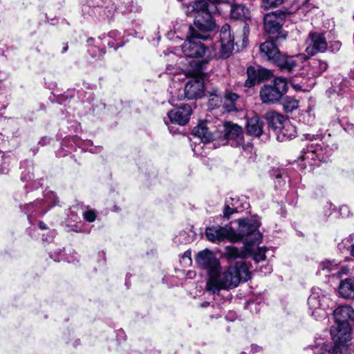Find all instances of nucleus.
<instances>
[{"label":"nucleus","instance_id":"obj_40","mask_svg":"<svg viewBox=\"0 0 354 354\" xmlns=\"http://www.w3.org/2000/svg\"><path fill=\"white\" fill-rule=\"evenodd\" d=\"M324 299V297H322V299H321V298H319V300L317 301V302H318V305H319V306H321L320 301H321L322 300H323Z\"/></svg>","mask_w":354,"mask_h":354},{"label":"nucleus","instance_id":"obj_24","mask_svg":"<svg viewBox=\"0 0 354 354\" xmlns=\"http://www.w3.org/2000/svg\"><path fill=\"white\" fill-rule=\"evenodd\" d=\"M232 18L234 19H245L249 15V10L242 4H234L231 7Z\"/></svg>","mask_w":354,"mask_h":354},{"label":"nucleus","instance_id":"obj_31","mask_svg":"<svg viewBox=\"0 0 354 354\" xmlns=\"http://www.w3.org/2000/svg\"><path fill=\"white\" fill-rule=\"evenodd\" d=\"M284 0H264L263 6L265 8H271L281 5Z\"/></svg>","mask_w":354,"mask_h":354},{"label":"nucleus","instance_id":"obj_12","mask_svg":"<svg viewBox=\"0 0 354 354\" xmlns=\"http://www.w3.org/2000/svg\"><path fill=\"white\" fill-rule=\"evenodd\" d=\"M216 123L220 124L219 133L223 132L225 139L236 140L239 144L241 143L243 140V129L241 127L230 122H225L223 124L221 121H216Z\"/></svg>","mask_w":354,"mask_h":354},{"label":"nucleus","instance_id":"obj_14","mask_svg":"<svg viewBox=\"0 0 354 354\" xmlns=\"http://www.w3.org/2000/svg\"><path fill=\"white\" fill-rule=\"evenodd\" d=\"M191 114V106L188 104H183L177 109L169 111L167 116L172 123L185 125L188 122Z\"/></svg>","mask_w":354,"mask_h":354},{"label":"nucleus","instance_id":"obj_18","mask_svg":"<svg viewBox=\"0 0 354 354\" xmlns=\"http://www.w3.org/2000/svg\"><path fill=\"white\" fill-rule=\"evenodd\" d=\"M263 121L258 115L248 120L246 125L247 133L254 137H259L263 133Z\"/></svg>","mask_w":354,"mask_h":354},{"label":"nucleus","instance_id":"obj_42","mask_svg":"<svg viewBox=\"0 0 354 354\" xmlns=\"http://www.w3.org/2000/svg\"><path fill=\"white\" fill-rule=\"evenodd\" d=\"M339 42H336L335 43V47L339 48Z\"/></svg>","mask_w":354,"mask_h":354},{"label":"nucleus","instance_id":"obj_36","mask_svg":"<svg viewBox=\"0 0 354 354\" xmlns=\"http://www.w3.org/2000/svg\"><path fill=\"white\" fill-rule=\"evenodd\" d=\"M249 33V26L245 23L243 26V34L245 35H248Z\"/></svg>","mask_w":354,"mask_h":354},{"label":"nucleus","instance_id":"obj_19","mask_svg":"<svg viewBox=\"0 0 354 354\" xmlns=\"http://www.w3.org/2000/svg\"><path fill=\"white\" fill-rule=\"evenodd\" d=\"M296 129L290 122H286L284 126L280 128L275 133L277 140L279 142H285L289 140L296 136Z\"/></svg>","mask_w":354,"mask_h":354},{"label":"nucleus","instance_id":"obj_13","mask_svg":"<svg viewBox=\"0 0 354 354\" xmlns=\"http://www.w3.org/2000/svg\"><path fill=\"white\" fill-rule=\"evenodd\" d=\"M284 15L276 12L268 13L264 17V29L268 34L278 33L284 22Z\"/></svg>","mask_w":354,"mask_h":354},{"label":"nucleus","instance_id":"obj_22","mask_svg":"<svg viewBox=\"0 0 354 354\" xmlns=\"http://www.w3.org/2000/svg\"><path fill=\"white\" fill-rule=\"evenodd\" d=\"M339 293L344 298L354 299V281L346 279L340 282Z\"/></svg>","mask_w":354,"mask_h":354},{"label":"nucleus","instance_id":"obj_15","mask_svg":"<svg viewBox=\"0 0 354 354\" xmlns=\"http://www.w3.org/2000/svg\"><path fill=\"white\" fill-rule=\"evenodd\" d=\"M205 234L209 241L220 242L228 238L230 233L226 227L215 225L207 227Z\"/></svg>","mask_w":354,"mask_h":354},{"label":"nucleus","instance_id":"obj_29","mask_svg":"<svg viewBox=\"0 0 354 354\" xmlns=\"http://www.w3.org/2000/svg\"><path fill=\"white\" fill-rule=\"evenodd\" d=\"M314 73L315 75H321L324 71L326 70L328 65L326 62L316 61L313 63Z\"/></svg>","mask_w":354,"mask_h":354},{"label":"nucleus","instance_id":"obj_6","mask_svg":"<svg viewBox=\"0 0 354 354\" xmlns=\"http://www.w3.org/2000/svg\"><path fill=\"white\" fill-rule=\"evenodd\" d=\"M220 124L205 120L201 122L192 130V135L199 138L203 142H209L220 137L218 129Z\"/></svg>","mask_w":354,"mask_h":354},{"label":"nucleus","instance_id":"obj_41","mask_svg":"<svg viewBox=\"0 0 354 354\" xmlns=\"http://www.w3.org/2000/svg\"><path fill=\"white\" fill-rule=\"evenodd\" d=\"M266 269L268 270V272H271V270H272V268H271V267H270V266H268L266 267Z\"/></svg>","mask_w":354,"mask_h":354},{"label":"nucleus","instance_id":"obj_7","mask_svg":"<svg viewBox=\"0 0 354 354\" xmlns=\"http://www.w3.org/2000/svg\"><path fill=\"white\" fill-rule=\"evenodd\" d=\"M196 263L200 268L207 271L209 278H212L216 271L221 268L218 259L212 252L208 250H205L198 254Z\"/></svg>","mask_w":354,"mask_h":354},{"label":"nucleus","instance_id":"obj_2","mask_svg":"<svg viewBox=\"0 0 354 354\" xmlns=\"http://www.w3.org/2000/svg\"><path fill=\"white\" fill-rule=\"evenodd\" d=\"M251 277L250 268L243 261H238L234 266H229L224 272L221 268L209 278L206 289L213 294L221 289L234 288L241 281H247Z\"/></svg>","mask_w":354,"mask_h":354},{"label":"nucleus","instance_id":"obj_43","mask_svg":"<svg viewBox=\"0 0 354 354\" xmlns=\"http://www.w3.org/2000/svg\"><path fill=\"white\" fill-rule=\"evenodd\" d=\"M339 42H336L335 43V47L339 48Z\"/></svg>","mask_w":354,"mask_h":354},{"label":"nucleus","instance_id":"obj_3","mask_svg":"<svg viewBox=\"0 0 354 354\" xmlns=\"http://www.w3.org/2000/svg\"><path fill=\"white\" fill-rule=\"evenodd\" d=\"M259 226L260 222L257 218L243 219L239 222V232L247 244V250L252 251L248 257H252L256 263L266 260V249L254 248V245L259 244L262 238L259 231Z\"/></svg>","mask_w":354,"mask_h":354},{"label":"nucleus","instance_id":"obj_44","mask_svg":"<svg viewBox=\"0 0 354 354\" xmlns=\"http://www.w3.org/2000/svg\"><path fill=\"white\" fill-rule=\"evenodd\" d=\"M207 306V305H206L205 304H201V306H203V307H205V306Z\"/></svg>","mask_w":354,"mask_h":354},{"label":"nucleus","instance_id":"obj_16","mask_svg":"<svg viewBox=\"0 0 354 354\" xmlns=\"http://www.w3.org/2000/svg\"><path fill=\"white\" fill-rule=\"evenodd\" d=\"M259 48L262 57L272 60L274 63L281 54L275 44L272 41L263 42Z\"/></svg>","mask_w":354,"mask_h":354},{"label":"nucleus","instance_id":"obj_11","mask_svg":"<svg viewBox=\"0 0 354 354\" xmlns=\"http://www.w3.org/2000/svg\"><path fill=\"white\" fill-rule=\"evenodd\" d=\"M248 80L245 81V86L250 88L261 81L269 79L272 73L270 71L258 66L257 68L254 66H250L247 69Z\"/></svg>","mask_w":354,"mask_h":354},{"label":"nucleus","instance_id":"obj_1","mask_svg":"<svg viewBox=\"0 0 354 354\" xmlns=\"http://www.w3.org/2000/svg\"><path fill=\"white\" fill-rule=\"evenodd\" d=\"M225 2L227 0H198L187 7V15L194 17V27L185 26L188 29L189 35L182 46V51L186 57L198 58L205 54L204 45L194 39L205 40L209 37L207 33L216 27L212 14L217 11L216 5Z\"/></svg>","mask_w":354,"mask_h":354},{"label":"nucleus","instance_id":"obj_34","mask_svg":"<svg viewBox=\"0 0 354 354\" xmlns=\"http://www.w3.org/2000/svg\"><path fill=\"white\" fill-rule=\"evenodd\" d=\"M179 68H176L172 66L171 65H169L166 68V71L169 74H176L178 73Z\"/></svg>","mask_w":354,"mask_h":354},{"label":"nucleus","instance_id":"obj_25","mask_svg":"<svg viewBox=\"0 0 354 354\" xmlns=\"http://www.w3.org/2000/svg\"><path fill=\"white\" fill-rule=\"evenodd\" d=\"M344 343H339L335 342V344H324L320 349V354H341L340 344Z\"/></svg>","mask_w":354,"mask_h":354},{"label":"nucleus","instance_id":"obj_20","mask_svg":"<svg viewBox=\"0 0 354 354\" xmlns=\"http://www.w3.org/2000/svg\"><path fill=\"white\" fill-rule=\"evenodd\" d=\"M327 48V42L323 34H311V56L324 52Z\"/></svg>","mask_w":354,"mask_h":354},{"label":"nucleus","instance_id":"obj_23","mask_svg":"<svg viewBox=\"0 0 354 354\" xmlns=\"http://www.w3.org/2000/svg\"><path fill=\"white\" fill-rule=\"evenodd\" d=\"M239 95L232 92H226L223 98L222 106L225 111L230 112L237 111L236 102Z\"/></svg>","mask_w":354,"mask_h":354},{"label":"nucleus","instance_id":"obj_32","mask_svg":"<svg viewBox=\"0 0 354 354\" xmlns=\"http://www.w3.org/2000/svg\"><path fill=\"white\" fill-rule=\"evenodd\" d=\"M236 212L235 207H231L229 204H226L225 206L223 214L225 217L229 218L230 215Z\"/></svg>","mask_w":354,"mask_h":354},{"label":"nucleus","instance_id":"obj_4","mask_svg":"<svg viewBox=\"0 0 354 354\" xmlns=\"http://www.w3.org/2000/svg\"><path fill=\"white\" fill-rule=\"evenodd\" d=\"M333 316L335 324L330 329L333 339L339 343H347L351 340L354 309L348 305L340 306L334 310Z\"/></svg>","mask_w":354,"mask_h":354},{"label":"nucleus","instance_id":"obj_21","mask_svg":"<svg viewBox=\"0 0 354 354\" xmlns=\"http://www.w3.org/2000/svg\"><path fill=\"white\" fill-rule=\"evenodd\" d=\"M252 251L247 250V244L245 242L244 247L241 250L234 246H227L225 248V255L228 258L229 261L236 260V259H243L248 257Z\"/></svg>","mask_w":354,"mask_h":354},{"label":"nucleus","instance_id":"obj_35","mask_svg":"<svg viewBox=\"0 0 354 354\" xmlns=\"http://www.w3.org/2000/svg\"><path fill=\"white\" fill-rule=\"evenodd\" d=\"M339 274H347L348 272V268L347 267L342 268L340 271L337 270Z\"/></svg>","mask_w":354,"mask_h":354},{"label":"nucleus","instance_id":"obj_30","mask_svg":"<svg viewBox=\"0 0 354 354\" xmlns=\"http://www.w3.org/2000/svg\"><path fill=\"white\" fill-rule=\"evenodd\" d=\"M348 243H350V245L347 248H350L351 254L354 257V234L351 235L342 241V244L345 245L344 248H346V245Z\"/></svg>","mask_w":354,"mask_h":354},{"label":"nucleus","instance_id":"obj_37","mask_svg":"<svg viewBox=\"0 0 354 354\" xmlns=\"http://www.w3.org/2000/svg\"><path fill=\"white\" fill-rule=\"evenodd\" d=\"M39 227L41 230H46L47 228L46 225L42 221L39 222Z\"/></svg>","mask_w":354,"mask_h":354},{"label":"nucleus","instance_id":"obj_33","mask_svg":"<svg viewBox=\"0 0 354 354\" xmlns=\"http://www.w3.org/2000/svg\"><path fill=\"white\" fill-rule=\"evenodd\" d=\"M84 218L88 222H93L95 220L96 216L93 211H87L84 213Z\"/></svg>","mask_w":354,"mask_h":354},{"label":"nucleus","instance_id":"obj_38","mask_svg":"<svg viewBox=\"0 0 354 354\" xmlns=\"http://www.w3.org/2000/svg\"><path fill=\"white\" fill-rule=\"evenodd\" d=\"M252 349L254 351V352H257L260 350V348L257 346V345H252Z\"/></svg>","mask_w":354,"mask_h":354},{"label":"nucleus","instance_id":"obj_27","mask_svg":"<svg viewBox=\"0 0 354 354\" xmlns=\"http://www.w3.org/2000/svg\"><path fill=\"white\" fill-rule=\"evenodd\" d=\"M223 99L217 93V91H214L209 95V106L212 108H217L222 105Z\"/></svg>","mask_w":354,"mask_h":354},{"label":"nucleus","instance_id":"obj_39","mask_svg":"<svg viewBox=\"0 0 354 354\" xmlns=\"http://www.w3.org/2000/svg\"><path fill=\"white\" fill-rule=\"evenodd\" d=\"M67 50H68V45H67V44H66V45L64 46V48H63L62 53H65V52H66V51H67Z\"/></svg>","mask_w":354,"mask_h":354},{"label":"nucleus","instance_id":"obj_10","mask_svg":"<svg viewBox=\"0 0 354 354\" xmlns=\"http://www.w3.org/2000/svg\"><path fill=\"white\" fill-rule=\"evenodd\" d=\"M221 56L228 57L234 49V36L228 24L222 26L220 32Z\"/></svg>","mask_w":354,"mask_h":354},{"label":"nucleus","instance_id":"obj_17","mask_svg":"<svg viewBox=\"0 0 354 354\" xmlns=\"http://www.w3.org/2000/svg\"><path fill=\"white\" fill-rule=\"evenodd\" d=\"M266 119L269 127L276 133L280 128L284 126L286 122H289L281 114L275 111H269L266 113Z\"/></svg>","mask_w":354,"mask_h":354},{"label":"nucleus","instance_id":"obj_9","mask_svg":"<svg viewBox=\"0 0 354 354\" xmlns=\"http://www.w3.org/2000/svg\"><path fill=\"white\" fill-rule=\"evenodd\" d=\"M204 91L203 77L197 73L195 77L189 80L185 86V95L188 99L201 97Z\"/></svg>","mask_w":354,"mask_h":354},{"label":"nucleus","instance_id":"obj_8","mask_svg":"<svg viewBox=\"0 0 354 354\" xmlns=\"http://www.w3.org/2000/svg\"><path fill=\"white\" fill-rule=\"evenodd\" d=\"M308 61V57L304 55H297L296 56H288L281 55L275 61L276 65L281 70L291 72L295 68L300 66V64ZM303 67V66H301Z\"/></svg>","mask_w":354,"mask_h":354},{"label":"nucleus","instance_id":"obj_28","mask_svg":"<svg viewBox=\"0 0 354 354\" xmlns=\"http://www.w3.org/2000/svg\"><path fill=\"white\" fill-rule=\"evenodd\" d=\"M320 267L326 273L332 272L333 274H335L336 272H334L338 270L337 265L333 264L330 261L322 262L320 263Z\"/></svg>","mask_w":354,"mask_h":354},{"label":"nucleus","instance_id":"obj_5","mask_svg":"<svg viewBox=\"0 0 354 354\" xmlns=\"http://www.w3.org/2000/svg\"><path fill=\"white\" fill-rule=\"evenodd\" d=\"M288 90L285 78L277 77L272 84L264 85L260 90L259 96L265 104H274L278 102Z\"/></svg>","mask_w":354,"mask_h":354},{"label":"nucleus","instance_id":"obj_26","mask_svg":"<svg viewBox=\"0 0 354 354\" xmlns=\"http://www.w3.org/2000/svg\"><path fill=\"white\" fill-rule=\"evenodd\" d=\"M282 105L286 113H292L299 107V102L290 97H286L282 101Z\"/></svg>","mask_w":354,"mask_h":354}]
</instances>
